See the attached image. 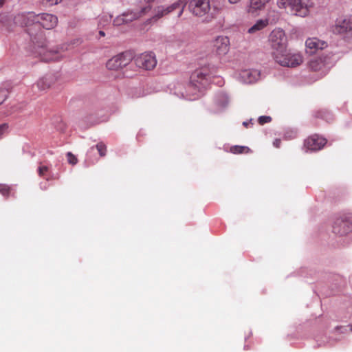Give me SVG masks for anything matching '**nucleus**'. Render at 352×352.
Here are the masks:
<instances>
[{"instance_id":"b1692460","label":"nucleus","mask_w":352,"mask_h":352,"mask_svg":"<svg viewBox=\"0 0 352 352\" xmlns=\"http://www.w3.org/2000/svg\"><path fill=\"white\" fill-rule=\"evenodd\" d=\"M251 151L250 148L244 146H233L230 148V152L234 154L248 153Z\"/></svg>"},{"instance_id":"423d86ee","label":"nucleus","mask_w":352,"mask_h":352,"mask_svg":"<svg viewBox=\"0 0 352 352\" xmlns=\"http://www.w3.org/2000/svg\"><path fill=\"white\" fill-rule=\"evenodd\" d=\"M133 60L137 67L144 70H152L157 65V59L153 52H144L134 56Z\"/></svg>"},{"instance_id":"0eeeda50","label":"nucleus","mask_w":352,"mask_h":352,"mask_svg":"<svg viewBox=\"0 0 352 352\" xmlns=\"http://www.w3.org/2000/svg\"><path fill=\"white\" fill-rule=\"evenodd\" d=\"M151 10V6L148 4L140 10L135 12L131 11L130 12L124 13L121 16H118L114 21L113 23L115 25H120L123 23L131 22L133 20L138 19L142 16H144L147 12Z\"/></svg>"},{"instance_id":"ddd939ff","label":"nucleus","mask_w":352,"mask_h":352,"mask_svg":"<svg viewBox=\"0 0 352 352\" xmlns=\"http://www.w3.org/2000/svg\"><path fill=\"white\" fill-rule=\"evenodd\" d=\"M326 143V139L320 137L318 135H313L305 140L304 145L310 151H318L320 150Z\"/></svg>"},{"instance_id":"f03ea898","label":"nucleus","mask_w":352,"mask_h":352,"mask_svg":"<svg viewBox=\"0 0 352 352\" xmlns=\"http://www.w3.org/2000/svg\"><path fill=\"white\" fill-rule=\"evenodd\" d=\"M277 4L280 8L289 7L294 14L301 17L307 16L312 6L310 0H278Z\"/></svg>"},{"instance_id":"7c9ffc66","label":"nucleus","mask_w":352,"mask_h":352,"mask_svg":"<svg viewBox=\"0 0 352 352\" xmlns=\"http://www.w3.org/2000/svg\"><path fill=\"white\" fill-rule=\"evenodd\" d=\"M63 0H43V3L47 6H52L60 3Z\"/></svg>"},{"instance_id":"473e14b6","label":"nucleus","mask_w":352,"mask_h":352,"mask_svg":"<svg viewBox=\"0 0 352 352\" xmlns=\"http://www.w3.org/2000/svg\"><path fill=\"white\" fill-rule=\"evenodd\" d=\"M8 126L6 123L0 124V136L8 129Z\"/></svg>"},{"instance_id":"a878e982","label":"nucleus","mask_w":352,"mask_h":352,"mask_svg":"<svg viewBox=\"0 0 352 352\" xmlns=\"http://www.w3.org/2000/svg\"><path fill=\"white\" fill-rule=\"evenodd\" d=\"M96 149L98 150V152L101 157H103L106 155L107 149L106 145L103 143L100 142L97 144Z\"/></svg>"},{"instance_id":"a211bd4d","label":"nucleus","mask_w":352,"mask_h":352,"mask_svg":"<svg viewBox=\"0 0 352 352\" xmlns=\"http://www.w3.org/2000/svg\"><path fill=\"white\" fill-rule=\"evenodd\" d=\"M260 77V72L257 69H243L240 72L239 78L245 83L256 82Z\"/></svg>"},{"instance_id":"5701e85b","label":"nucleus","mask_w":352,"mask_h":352,"mask_svg":"<svg viewBox=\"0 0 352 352\" xmlns=\"http://www.w3.org/2000/svg\"><path fill=\"white\" fill-rule=\"evenodd\" d=\"M324 67V64L321 58H314L309 63V67L314 72L320 71Z\"/></svg>"},{"instance_id":"e433bc0d","label":"nucleus","mask_w":352,"mask_h":352,"mask_svg":"<svg viewBox=\"0 0 352 352\" xmlns=\"http://www.w3.org/2000/svg\"><path fill=\"white\" fill-rule=\"evenodd\" d=\"M5 0H0V6H2Z\"/></svg>"},{"instance_id":"9b49d317","label":"nucleus","mask_w":352,"mask_h":352,"mask_svg":"<svg viewBox=\"0 0 352 352\" xmlns=\"http://www.w3.org/2000/svg\"><path fill=\"white\" fill-rule=\"evenodd\" d=\"M332 31L338 34L352 33V15L338 19L332 27Z\"/></svg>"},{"instance_id":"ea45409f","label":"nucleus","mask_w":352,"mask_h":352,"mask_svg":"<svg viewBox=\"0 0 352 352\" xmlns=\"http://www.w3.org/2000/svg\"><path fill=\"white\" fill-rule=\"evenodd\" d=\"M148 2H153L155 1V0H146Z\"/></svg>"},{"instance_id":"f3484780","label":"nucleus","mask_w":352,"mask_h":352,"mask_svg":"<svg viewBox=\"0 0 352 352\" xmlns=\"http://www.w3.org/2000/svg\"><path fill=\"white\" fill-rule=\"evenodd\" d=\"M202 90L203 89H201V86L190 81L186 87L185 92H182V94L184 98L193 100L199 96V94Z\"/></svg>"},{"instance_id":"6ab92c4d","label":"nucleus","mask_w":352,"mask_h":352,"mask_svg":"<svg viewBox=\"0 0 352 352\" xmlns=\"http://www.w3.org/2000/svg\"><path fill=\"white\" fill-rule=\"evenodd\" d=\"M225 0H210L211 12H210V19L217 17V14L225 8Z\"/></svg>"},{"instance_id":"4468645a","label":"nucleus","mask_w":352,"mask_h":352,"mask_svg":"<svg viewBox=\"0 0 352 352\" xmlns=\"http://www.w3.org/2000/svg\"><path fill=\"white\" fill-rule=\"evenodd\" d=\"M352 230L351 223L342 218L338 219L333 226V232L338 235L342 236Z\"/></svg>"},{"instance_id":"9d476101","label":"nucleus","mask_w":352,"mask_h":352,"mask_svg":"<svg viewBox=\"0 0 352 352\" xmlns=\"http://www.w3.org/2000/svg\"><path fill=\"white\" fill-rule=\"evenodd\" d=\"M213 52L219 57L226 55L230 50V39L228 36H219L212 42Z\"/></svg>"},{"instance_id":"58836bf2","label":"nucleus","mask_w":352,"mask_h":352,"mask_svg":"<svg viewBox=\"0 0 352 352\" xmlns=\"http://www.w3.org/2000/svg\"><path fill=\"white\" fill-rule=\"evenodd\" d=\"M14 112H15V110L13 109V110L10 111L9 113H12Z\"/></svg>"},{"instance_id":"c85d7f7f","label":"nucleus","mask_w":352,"mask_h":352,"mask_svg":"<svg viewBox=\"0 0 352 352\" xmlns=\"http://www.w3.org/2000/svg\"><path fill=\"white\" fill-rule=\"evenodd\" d=\"M272 121V118L267 116H260L258 119V122L261 125H263L265 123H269Z\"/></svg>"},{"instance_id":"7ed1b4c3","label":"nucleus","mask_w":352,"mask_h":352,"mask_svg":"<svg viewBox=\"0 0 352 352\" xmlns=\"http://www.w3.org/2000/svg\"><path fill=\"white\" fill-rule=\"evenodd\" d=\"M269 41L272 49L273 58L281 52H286L287 39L283 30L274 29L270 34Z\"/></svg>"},{"instance_id":"f8f14e48","label":"nucleus","mask_w":352,"mask_h":352,"mask_svg":"<svg viewBox=\"0 0 352 352\" xmlns=\"http://www.w3.org/2000/svg\"><path fill=\"white\" fill-rule=\"evenodd\" d=\"M58 23V18L56 16L49 14L42 13L37 14V28L41 27L47 30H51L55 28Z\"/></svg>"},{"instance_id":"cd10ccee","label":"nucleus","mask_w":352,"mask_h":352,"mask_svg":"<svg viewBox=\"0 0 352 352\" xmlns=\"http://www.w3.org/2000/svg\"><path fill=\"white\" fill-rule=\"evenodd\" d=\"M67 158L68 163L72 165H75L78 163L77 157L74 155H73L72 153H71V152H68L67 153Z\"/></svg>"},{"instance_id":"f257e3e1","label":"nucleus","mask_w":352,"mask_h":352,"mask_svg":"<svg viewBox=\"0 0 352 352\" xmlns=\"http://www.w3.org/2000/svg\"><path fill=\"white\" fill-rule=\"evenodd\" d=\"M186 6V0H178L171 5L165 6H159L154 8L153 16L148 19L147 22L148 23H153L157 22L161 18L168 15L169 14L173 12L175 10H177V17L179 18L184 10V8Z\"/></svg>"},{"instance_id":"20e7f679","label":"nucleus","mask_w":352,"mask_h":352,"mask_svg":"<svg viewBox=\"0 0 352 352\" xmlns=\"http://www.w3.org/2000/svg\"><path fill=\"white\" fill-rule=\"evenodd\" d=\"M134 58V54L131 51H125L121 52L111 58V72L115 71L118 74L115 78H120L125 76L123 69L129 65Z\"/></svg>"},{"instance_id":"aec40b11","label":"nucleus","mask_w":352,"mask_h":352,"mask_svg":"<svg viewBox=\"0 0 352 352\" xmlns=\"http://www.w3.org/2000/svg\"><path fill=\"white\" fill-rule=\"evenodd\" d=\"M270 1V0H250L248 12L254 14L256 11L263 9Z\"/></svg>"},{"instance_id":"f704fd0d","label":"nucleus","mask_w":352,"mask_h":352,"mask_svg":"<svg viewBox=\"0 0 352 352\" xmlns=\"http://www.w3.org/2000/svg\"><path fill=\"white\" fill-rule=\"evenodd\" d=\"M228 1L229 3L234 4V3H236L239 2L241 0H228Z\"/></svg>"},{"instance_id":"2f4dec72","label":"nucleus","mask_w":352,"mask_h":352,"mask_svg":"<svg viewBox=\"0 0 352 352\" xmlns=\"http://www.w3.org/2000/svg\"><path fill=\"white\" fill-rule=\"evenodd\" d=\"M0 192L3 196L7 197L10 193V188L6 186H0Z\"/></svg>"},{"instance_id":"bb28decb","label":"nucleus","mask_w":352,"mask_h":352,"mask_svg":"<svg viewBox=\"0 0 352 352\" xmlns=\"http://www.w3.org/2000/svg\"><path fill=\"white\" fill-rule=\"evenodd\" d=\"M8 90L5 88H0V104H1L8 96Z\"/></svg>"},{"instance_id":"4be33fe9","label":"nucleus","mask_w":352,"mask_h":352,"mask_svg":"<svg viewBox=\"0 0 352 352\" xmlns=\"http://www.w3.org/2000/svg\"><path fill=\"white\" fill-rule=\"evenodd\" d=\"M269 21L270 16H268V18L266 19L258 20L254 25H253L251 28L248 29V32L249 34H254L256 32H258L264 29L269 24Z\"/></svg>"},{"instance_id":"1a4fd4ad","label":"nucleus","mask_w":352,"mask_h":352,"mask_svg":"<svg viewBox=\"0 0 352 352\" xmlns=\"http://www.w3.org/2000/svg\"><path fill=\"white\" fill-rule=\"evenodd\" d=\"M14 21L21 26L28 27L27 32L30 36H33V32L32 29L30 27L34 26L37 28V14L34 12L18 14L14 17Z\"/></svg>"},{"instance_id":"4c0bfd02","label":"nucleus","mask_w":352,"mask_h":352,"mask_svg":"<svg viewBox=\"0 0 352 352\" xmlns=\"http://www.w3.org/2000/svg\"><path fill=\"white\" fill-rule=\"evenodd\" d=\"M32 42H33V43H35V42H36V41H35V40H36V36H34V38H32Z\"/></svg>"},{"instance_id":"dca6fc26","label":"nucleus","mask_w":352,"mask_h":352,"mask_svg":"<svg viewBox=\"0 0 352 352\" xmlns=\"http://www.w3.org/2000/svg\"><path fill=\"white\" fill-rule=\"evenodd\" d=\"M204 89L208 82V74L204 69L195 70L190 76V80Z\"/></svg>"},{"instance_id":"2eb2a0df","label":"nucleus","mask_w":352,"mask_h":352,"mask_svg":"<svg viewBox=\"0 0 352 352\" xmlns=\"http://www.w3.org/2000/svg\"><path fill=\"white\" fill-rule=\"evenodd\" d=\"M306 50L309 54H314L319 50H323L327 46L326 42L321 41L316 37L309 38L305 42Z\"/></svg>"},{"instance_id":"c9c22d12","label":"nucleus","mask_w":352,"mask_h":352,"mask_svg":"<svg viewBox=\"0 0 352 352\" xmlns=\"http://www.w3.org/2000/svg\"><path fill=\"white\" fill-rule=\"evenodd\" d=\"M99 34H100V36H104V35H105L104 32L103 31H102V30H100L99 32Z\"/></svg>"},{"instance_id":"72a5a7b5","label":"nucleus","mask_w":352,"mask_h":352,"mask_svg":"<svg viewBox=\"0 0 352 352\" xmlns=\"http://www.w3.org/2000/svg\"><path fill=\"white\" fill-rule=\"evenodd\" d=\"M273 144L275 147L276 148H279L280 147V140L279 139H276L274 142H273Z\"/></svg>"},{"instance_id":"393cba45","label":"nucleus","mask_w":352,"mask_h":352,"mask_svg":"<svg viewBox=\"0 0 352 352\" xmlns=\"http://www.w3.org/2000/svg\"><path fill=\"white\" fill-rule=\"evenodd\" d=\"M43 59L45 61H55L58 59V56L57 54V52L54 50H50L47 52H43Z\"/></svg>"},{"instance_id":"79ce46f5","label":"nucleus","mask_w":352,"mask_h":352,"mask_svg":"<svg viewBox=\"0 0 352 352\" xmlns=\"http://www.w3.org/2000/svg\"><path fill=\"white\" fill-rule=\"evenodd\" d=\"M243 124H244L245 126H247V125H248V123H246V122H243Z\"/></svg>"},{"instance_id":"412c9836","label":"nucleus","mask_w":352,"mask_h":352,"mask_svg":"<svg viewBox=\"0 0 352 352\" xmlns=\"http://www.w3.org/2000/svg\"><path fill=\"white\" fill-rule=\"evenodd\" d=\"M52 78L51 76H44L40 78L35 85H33L34 87H36L39 91H43L49 89L52 84Z\"/></svg>"},{"instance_id":"39448f33","label":"nucleus","mask_w":352,"mask_h":352,"mask_svg":"<svg viewBox=\"0 0 352 352\" xmlns=\"http://www.w3.org/2000/svg\"><path fill=\"white\" fill-rule=\"evenodd\" d=\"M275 61L283 67H295L303 61L302 56L299 53L281 52L274 58Z\"/></svg>"},{"instance_id":"a19ab883","label":"nucleus","mask_w":352,"mask_h":352,"mask_svg":"<svg viewBox=\"0 0 352 352\" xmlns=\"http://www.w3.org/2000/svg\"><path fill=\"white\" fill-rule=\"evenodd\" d=\"M273 13L276 14V17H278V14L275 11H273Z\"/></svg>"},{"instance_id":"6e6552de","label":"nucleus","mask_w":352,"mask_h":352,"mask_svg":"<svg viewBox=\"0 0 352 352\" xmlns=\"http://www.w3.org/2000/svg\"><path fill=\"white\" fill-rule=\"evenodd\" d=\"M188 8L190 11L197 16H203L208 14V21L210 19V12L211 8L210 6V0H192Z\"/></svg>"},{"instance_id":"c756f323","label":"nucleus","mask_w":352,"mask_h":352,"mask_svg":"<svg viewBox=\"0 0 352 352\" xmlns=\"http://www.w3.org/2000/svg\"><path fill=\"white\" fill-rule=\"evenodd\" d=\"M49 168L46 166H40L38 168V173L40 177H43L48 172Z\"/></svg>"}]
</instances>
